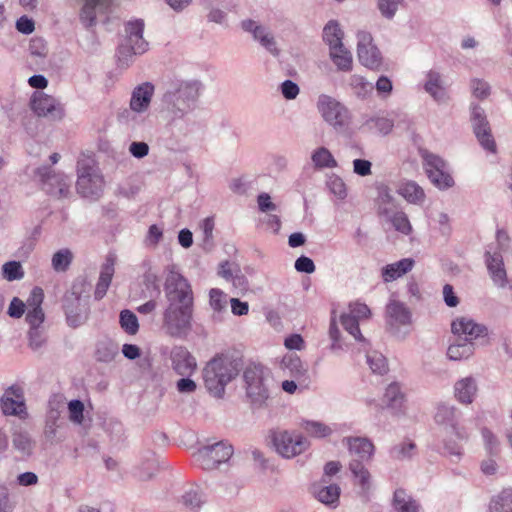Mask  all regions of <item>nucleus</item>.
<instances>
[{
	"instance_id": "c03bdc74",
	"label": "nucleus",
	"mask_w": 512,
	"mask_h": 512,
	"mask_svg": "<svg viewBox=\"0 0 512 512\" xmlns=\"http://www.w3.org/2000/svg\"><path fill=\"white\" fill-rule=\"evenodd\" d=\"M417 445L412 440H406L390 449V456L396 460L412 459L416 454Z\"/></svg>"
},
{
	"instance_id": "49530a36",
	"label": "nucleus",
	"mask_w": 512,
	"mask_h": 512,
	"mask_svg": "<svg viewBox=\"0 0 512 512\" xmlns=\"http://www.w3.org/2000/svg\"><path fill=\"white\" fill-rule=\"evenodd\" d=\"M364 126L369 130L375 129L380 135L386 136L392 132L394 121L386 117L372 116L365 121Z\"/></svg>"
},
{
	"instance_id": "6e6d98bb",
	"label": "nucleus",
	"mask_w": 512,
	"mask_h": 512,
	"mask_svg": "<svg viewBox=\"0 0 512 512\" xmlns=\"http://www.w3.org/2000/svg\"><path fill=\"white\" fill-rule=\"evenodd\" d=\"M391 223L396 231L409 235L412 232V226L408 216L403 211H398L391 217Z\"/></svg>"
},
{
	"instance_id": "5701e85b",
	"label": "nucleus",
	"mask_w": 512,
	"mask_h": 512,
	"mask_svg": "<svg viewBox=\"0 0 512 512\" xmlns=\"http://www.w3.org/2000/svg\"><path fill=\"white\" fill-rule=\"evenodd\" d=\"M351 454H356L359 461H370L375 454V445L373 441L366 436H347L342 439Z\"/></svg>"
},
{
	"instance_id": "f704fd0d",
	"label": "nucleus",
	"mask_w": 512,
	"mask_h": 512,
	"mask_svg": "<svg viewBox=\"0 0 512 512\" xmlns=\"http://www.w3.org/2000/svg\"><path fill=\"white\" fill-rule=\"evenodd\" d=\"M404 399L405 395L401 391L399 383L392 382L386 387L382 401L387 408L398 412L403 406Z\"/></svg>"
},
{
	"instance_id": "37998d69",
	"label": "nucleus",
	"mask_w": 512,
	"mask_h": 512,
	"mask_svg": "<svg viewBox=\"0 0 512 512\" xmlns=\"http://www.w3.org/2000/svg\"><path fill=\"white\" fill-rule=\"evenodd\" d=\"M330 58L339 71L349 72L352 70V55L343 45V49L330 50Z\"/></svg>"
},
{
	"instance_id": "20e7f679",
	"label": "nucleus",
	"mask_w": 512,
	"mask_h": 512,
	"mask_svg": "<svg viewBox=\"0 0 512 512\" xmlns=\"http://www.w3.org/2000/svg\"><path fill=\"white\" fill-rule=\"evenodd\" d=\"M245 397L252 409L263 408L270 398L271 370L260 362L249 361L242 369Z\"/></svg>"
},
{
	"instance_id": "f257e3e1",
	"label": "nucleus",
	"mask_w": 512,
	"mask_h": 512,
	"mask_svg": "<svg viewBox=\"0 0 512 512\" xmlns=\"http://www.w3.org/2000/svg\"><path fill=\"white\" fill-rule=\"evenodd\" d=\"M204 89L205 85L198 79L174 78L167 82V88L162 94V120L166 121L162 129V139L171 154L165 160L175 166L181 165L189 177L192 175V168L186 149L180 141L187 133L185 117L195 109Z\"/></svg>"
},
{
	"instance_id": "79ce46f5",
	"label": "nucleus",
	"mask_w": 512,
	"mask_h": 512,
	"mask_svg": "<svg viewBox=\"0 0 512 512\" xmlns=\"http://www.w3.org/2000/svg\"><path fill=\"white\" fill-rule=\"evenodd\" d=\"M480 432L487 456L499 457L501 453V443L498 437L488 427H482Z\"/></svg>"
},
{
	"instance_id": "680f3d73",
	"label": "nucleus",
	"mask_w": 512,
	"mask_h": 512,
	"mask_svg": "<svg viewBox=\"0 0 512 512\" xmlns=\"http://www.w3.org/2000/svg\"><path fill=\"white\" fill-rule=\"evenodd\" d=\"M69 418L72 422L81 424L84 419V404L81 400L74 399L68 403Z\"/></svg>"
},
{
	"instance_id": "f8f14e48",
	"label": "nucleus",
	"mask_w": 512,
	"mask_h": 512,
	"mask_svg": "<svg viewBox=\"0 0 512 512\" xmlns=\"http://www.w3.org/2000/svg\"><path fill=\"white\" fill-rule=\"evenodd\" d=\"M153 94L154 86L150 82L136 86L131 94L130 108L119 114V121L134 128L137 122L136 113H143L149 108Z\"/></svg>"
},
{
	"instance_id": "cd10ccee",
	"label": "nucleus",
	"mask_w": 512,
	"mask_h": 512,
	"mask_svg": "<svg viewBox=\"0 0 512 512\" xmlns=\"http://www.w3.org/2000/svg\"><path fill=\"white\" fill-rule=\"evenodd\" d=\"M322 38L330 50L343 49L344 32L337 20H329L326 23L323 28Z\"/></svg>"
},
{
	"instance_id": "ea45409f",
	"label": "nucleus",
	"mask_w": 512,
	"mask_h": 512,
	"mask_svg": "<svg viewBox=\"0 0 512 512\" xmlns=\"http://www.w3.org/2000/svg\"><path fill=\"white\" fill-rule=\"evenodd\" d=\"M489 512H512V488L503 489L492 497Z\"/></svg>"
},
{
	"instance_id": "c9c22d12",
	"label": "nucleus",
	"mask_w": 512,
	"mask_h": 512,
	"mask_svg": "<svg viewBox=\"0 0 512 512\" xmlns=\"http://www.w3.org/2000/svg\"><path fill=\"white\" fill-rule=\"evenodd\" d=\"M59 418L60 411L58 409L50 408L46 416L44 437L51 445L63 440V438L57 437V429L60 428V424H58Z\"/></svg>"
},
{
	"instance_id": "bf43d9fd",
	"label": "nucleus",
	"mask_w": 512,
	"mask_h": 512,
	"mask_svg": "<svg viewBox=\"0 0 512 512\" xmlns=\"http://www.w3.org/2000/svg\"><path fill=\"white\" fill-rule=\"evenodd\" d=\"M278 90L286 100H294L300 93L299 85L290 79L280 83Z\"/></svg>"
},
{
	"instance_id": "a19ab883",
	"label": "nucleus",
	"mask_w": 512,
	"mask_h": 512,
	"mask_svg": "<svg viewBox=\"0 0 512 512\" xmlns=\"http://www.w3.org/2000/svg\"><path fill=\"white\" fill-rule=\"evenodd\" d=\"M118 355V346L111 340L100 341L96 345L95 359L98 362L110 363Z\"/></svg>"
},
{
	"instance_id": "f03ea898",
	"label": "nucleus",
	"mask_w": 512,
	"mask_h": 512,
	"mask_svg": "<svg viewBox=\"0 0 512 512\" xmlns=\"http://www.w3.org/2000/svg\"><path fill=\"white\" fill-rule=\"evenodd\" d=\"M166 270L163 289L167 307L162 313V328L172 338L187 340L193 329V290L177 265H168Z\"/></svg>"
},
{
	"instance_id": "72a5a7b5",
	"label": "nucleus",
	"mask_w": 512,
	"mask_h": 512,
	"mask_svg": "<svg viewBox=\"0 0 512 512\" xmlns=\"http://www.w3.org/2000/svg\"><path fill=\"white\" fill-rule=\"evenodd\" d=\"M392 505L396 512H419L420 510V504L413 497L407 496L403 488L394 491Z\"/></svg>"
},
{
	"instance_id": "052dcab7",
	"label": "nucleus",
	"mask_w": 512,
	"mask_h": 512,
	"mask_svg": "<svg viewBox=\"0 0 512 512\" xmlns=\"http://www.w3.org/2000/svg\"><path fill=\"white\" fill-rule=\"evenodd\" d=\"M349 310L350 311L347 314L354 316L355 319L359 322H360V320L369 319L372 316L371 309L365 303H361V302L350 303Z\"/></svg>"
},
{
	"instance_id": "0eeeda50",
	"label": "nucleus",
	"mask_w": 512,
	"mask_h": 512,
	"mask_svg": "<svg viewBox=\"0 0 512 512\" xmlns=\"http://www.w3.org/2000/svg\"><path fill=\"white\" fill-rule=\"evenodd\" d=\"M233 452V446L221 440L198 448L192 455V462L203 470L211 471L218 469L221 464L227 463Z\"/></svg>"
},
{
	"instance_id": "69168bd1",
	"label": "nucleus",
	"mask_w": 512,
	"mask_h": 512,
	"mask_svg": "<svg viewBox=\"0 0 512 512\" xmlns=\"http://www.w3.org/2000/svg\"><path fill=\"white\" fill-rule=\"evenodd\" d=\"M294 268L304 274H312L316 270L314 261L306 255H301L295 260Z\"/></svg>"
},
{
	"instance_id": "dca6fc26",
	"label": "nucleus",
	"mask_w": 512,
	"mask_h": 512,
	"mask_svg": "<svg viewBox=\"0 0 512 512\" xmlns=\"http://www.w3.org/2000/svg\"><path fill=\"white\" fill-rule=\"evenodd\" d=\"M484 263L493 284L498 288H506L509 285V279L502 252L492 251V246H487L484 252Z\"/></svg>"
},
{
	"instance_id": "6e6552de",
	"label": "nucleus",
	"mask_w": 512,
	"mask_h": 512,
	"mask_svg": "<svg viewBox=\"0 0 512 512\" xmlns=\"http://www.w3.org/2000/svg\"><path fill=\"white\" fill-rule=\"evenodd\" d=\"M316 105L324 121L336 132L344 133L349 129L351 113L343 103L327 94H320Z\"/></svg>"
},
{
	"instance_id": "a18cd8bd",
	"label": "nucleus",
	"mask_w": 512,
	"mask_h": 512,
	"mask_svg": "<svg viewBox=\"0 0 512 512\" xmlns=\"http://www.w3.org/2000/svg\"><path fill=\"white\" fill-rule=\"evenodd\" d=\"M73 261V253L68 248L56 251L51 259V265L55 272H66Z\"/></svg>"
},
{
	"instance_id": "4be33fe9",
	"label": "nucleus",
	"mask_w": 512,
	"mask_h": 512,
	"mask_svg": "<svg viewBox=\"0 0 512 512\" xmlns=\"http://www.w3.org/2000/svg\"><path fill=\"white\" fill-rule=\"evenodd\" d=\"M423 89L438 104H446L450 100L448 85L443 81L441 74L433 69L426 73Z\"/></svg>"
},
{
	"instance_id": "7ed1b4c3",
	"label": "nucleus",
	"mask_w": 512,
	"mask_h": 512,
	"mask_svg": "<svg viewBox=\"0 0 512 512\" xmlns=\"http://www.w3.org/2000/svg\"><path fill=\"white\" fill-rule=\"evenodd\" d=\"M244 366L243 355L229 351L216 353L202 370L204 386L208 394L216 399H223L226 386L235 380Z\"/></svg>"
},
{
	"instance_id": "a211bd4d",
	"label": "nucleus",
	"mask_w": 512,
	"mask_h": 512,
	"mask_svg": "<svg viewBox=\"0 0 512 512\" xmlns=\"http://www.w3.org/2000/svg\"><path fill=\"white\" fill-rule=\"evenodd\" d=\"M434 420L436 424L450 428L451 433L454 434L457 439H468V432L464 426L460 425L457 409L454 406H449L446 403L438 404Z\"/></svg>"
},
{
	"instance_id": "58836bf2",
	"label": "nucleus",
	"mask_w": 512,
	"mask_h": 512,
	"mask_svg": "<svg viewBox=\"0 0 512 512\" xmlns=\"http://www.w3.org/2000/svg\"><path fill=\"white\" fill-rule=\"evenodd\" d=\"M315 169L335 168L338 163L330 150L324 146L316 148L311 155Z\"/></svg>"
},
{
	"instance_id": "9d476101",
	"label": "nucleus",
	"mask_w": 512,
	"mask_h": 512,
	"mask_svg": "<svg viewBox=\"0 0 512 512\" xmlns=\"http://www.w3.org/2000/svg\"><path fill=\"white\" fill-rule=\"evenodd\" d=\"M421 156L424 171L434 187L441 191L454 187L455 180L449 164L443 157L429 151H424Z\"/></svg>"
},
{
	"instance_id": "09e8293b",
	"label": "nucleus",
	"mask_w": 512,
	"mask_h": 512,
	"mask_svg": "<svg viewBox=\"0 0 512 512\" xmlns=\"http://www.w3.org/2000/svg\"><path fill=\"white\" fill-rule=\"evenodd\" d=\"M329 338L331 339V350L345 349L347 345L342 343V335L337 323L336 310H331L330 323H329Z\"/></svg>"
},
{
	"instance_id": "412c9836",
	"label": "nucleus",
	"mask_w": 512,
	"mask_h": 512,
	"mask_svg": "<svg viewBox=\"0 0 512 512\" xmlns=\"http://www.w3.org/2000/svg\"><path fill=\"white\" fill-rule=\"evenodd\" d=\"M170 360L176 374H194L197 370L196 358L184 346H174L170 351Z\"/></svg>"
},
{
	"instance_id": "9b49d317",
	"label": "nucleus",
	"mask_w": 512,
	"mask_h": 512,
	"mask_svg": "<svg viewBox=\"0 0 512 512\" xmlns=\"http://www.w3.org/2000/svg\"><path fill=\"white\" fill-rule=\"evenodd\" d=\"M62 309L67 325L73 329L84 325L90 316L89 303L82 299L81 291L77 290L76 285L64 295Z\"/></svg>"
},
{
	"instance_id": "b1692460",
	"label": "nucleus",
	"mask_w": 512,
	"mask_h": 512,
	"mask_svg": "<svg viewBox=\"0 0 512 512\" xmlns=\"http://www.w3.org/2000/svg\"><path fill=\"white\" fill-rule=\"evenodd\" d=\"M113 0H84L79 12V20L85 28L94 27L97 24L98 11L109 9Z\"/></svg>"
},
{
	"instance_id": "c85d7f7f",
	"label": "nucleus",
	"mask_w": 512,
	"mask_h": 512,
	"mask_svg": "<svg viewBox=\"0 0 512 512\" xmlns=\"http://www.w3.org/2000/svg\"><path fill=\"white\" fill-rule=\"evenodd\" d=\"M314 495L326 506L336 508L339 505L341 488L336 483L319 487L314 486Z\"/></svg>"
},
{
	"instance_id": "603ef678",
	"label": "nucleus",
	"mask_w": 512,
	"mask_h": 512,
	"mask_svg": "<svg viewBox=\"0 0 512 512\" xmlns=\"http://www.w3.org/2000/svg\"><path fill=\"white\" fill-rule=\"evenodd\" d=\"M141 270L143 271L144 284L148 289L152 288L154 290L159 289V280L158 276L155 272H152V262L149 258H145L141 265Z\"/></svg>"
},
{
	"instance_id": "6ab92c4d",
	"label": "nucleus",
	"mask_w": 512,
	"mask_h": 512,
	"mask_svg": "<svg viewBox=\"0 0 512 512\" xmlns=\"http://www.w3.org/2000/svg\"><path fill=\"white\" fill-rule=\"evenodd\" d=\"M451 331L456 336V339H467L468 342H474V340L478 338L488 336V328L486 325L465 317L453 320L451 323Z\"/></svg>"
},
{
	"instance_id": "13d9d810",
	"label": "nucleus",
	"mask_w": 512,
	"mask_h": 512,
	"mask_svg": "<svg viewBox=\"0 0 512 512\" xmlns=\"http://www.w3.org/2000/svg\"><path fill=\"white\" fill-rule=\"evenodd\" d=\"M374 188L377 191L376 202L383 205H389L394 202L390 187L384 182H375Z\"/></svg>"
},
{
	"instance_id": "f3484780",
	"label": "nucleus",
	"mask_w": 512,
	"mask_h": 512,
	"mask_svg": "<svg viewBox=\"0 0 512 512\" xmlns=\"http://www.w3.org/2000/svg\"><path fill=\"white\" fill-rule=\"evenodd\" d=\"M357 56L359 62L369 68L377 69L382 63L381 52L376 45L372 44V35L366 31L357 34Z\"/></svg>"
},
{
	"instance_id": "ddd939ff",
	"label": "nucleus",
	"mask_w": 512,
	"mask_h": 512,
	"mask_svg": "<svg viewBox=\"0 0 512 512\" xmlns=\"http://www.w3.org/2000/svg\"><path fill=\"white\" fill-rule=\"evenodd\" d=\"M470 121L473 133L480 146L489 153H496L497 145L492 135L490 123L485 110L475 102L470 105Z\"/></svg>"
},
{
	"instance_id": "423d86ee",
	"label": "nucleus",
	"mask_w": 512,
	"mask_h": 512,
	"mask_svg": "<svg viewBox=\"0 0 512 512\" xmlns=\"http://www.w3.org/2000/svg\"><path fill=\"white\" fill-rule=\"evenodd\" d=\"M76 188L85 198L98 199L103 191L104 180L100 170L91 157H83L77 161Z\"/></svg>"
},
{
	"instance_id": "8fccbe9b",
	"label": "nucleus",
	"mask_w": 512,
	"mask_h": 512,
	"mask_svg": "<svg viewBox=\"0 0 512 512\" xmlns=\"http://www.w3.org/2000/svg\"><path fill=\"white\" fill-rule=\"evenodd\" d=\"M119 323L123 331L128 335H135L139 330L138 318L131 310L124 309L120 312Z\"/></svg>"
},
{
	"instance_id": "1a4fd4ad",
	"label": "nucleus",
	"mask_w": 512,
	"mask_h": 512,
	"mask_svg": "<svg viewBox=\"0 0 512 512\" xmlns=\"http://www.w3.org/2000/svg\"><path fill=\"white\" fill-rule=\"evenodd\" d=\"M269 445L283 458L290 459L302 454L310 447V441L302 434L288 430H270Z\"/></svg>"
},
{
	"instance_id": "7c9ffc66",
	"label": "nucleus",
	"mask_w": 512,
	"mask_h": 512,
	"mask_svg": "<svg viewBox=\"0 0 512 512\" xmlns=\"http://www.w3.org/2000/svg\"><path fill=\"white\" fill-rule=\"evenodd\" d=\"M455 397L460 403L470 404L474 401L477 385L472 376L458 380L455 383Z\"/></svg>"
},
{
	"instance_id": "774afa93",
	"label": "nucleus",
	"mask_w": 512,
	"mask_h": 512,
	"mask_svg": "<svg viewBox=\"0 0 512 512\" xmlns=\"http://www.w3.org/2000/svg\"><path fill=\"white\" fill-rule=\"evenodd\" d=\"M353 172L361 177L372 173V163L367 159L357 158L353 160Z\"/></svg>"
},
{
	"instance_id": "2f4dec72",
	"label": "nucleus",
	"mask_w": 512,
	"mask_h": 512,
	"mask_svg": "<svg viewBox=\"0 0 512 512\" xmlns=\"http://www.w3.org/2000/svg\"><path fill=\"white\" fill-rule=\"evenodd\" d=\"M397 193L411 204H420L426 197L423 188L413 180L402 182Z\"/></svg>"
},
{
	"instance_id": "864d4df0",
	"label": "nucleus",
	"mask_w": 512,
	"mask_h": 512,
	"mask_svg": "<svg viewBox=\"0 0 512 512\" xmlns=\"http://www.w3.org/2000/svg\"><path fill=\"white\" fill-rule=\"evenodd\" d=\"M3 278L7 281L21 280L24 277L22 265L18 261H8L2 266Z\"/></svg>"
},
{
	"instance_id": "aec40b11",
	"label": "nucleus",
	"mask_w": 512,
	"mask_h": 512,
	"mask_svg": "<svg viewBox=\"0 0 512 512\" xmlns=\"http://www.w3.org/2000/svg\"><path fill=\"white\" fill-rule=\"evenodd\" d=\"M0 407L5 415H27L22 388L16 385L8 387L0 399Z\"/></svg>"
},
{
	"instance_id": "e2e57ef3",
	"label": "nucleus",
	"mask_w": 512,
	"mask_h": 512,
	"mask_svg": "<svg viewBox=\"0 0 512 512\" xmlns=\"http://www.w3.org/2000/svg\"><path fill=\"white\" fill-rule=\"evenodd\" d=\"M181 378L176 382V389L179 393L190 394L196 391L197 384L191 378L193 374H179Z\"/></svg>"
},
{
	"instance_id": "338daca9",
	"label": "nucleus",
	"mask_w": 512,
	"mask_h": 512,
	"mask_svg": "<svg viewBox=\"0 0 512 512\" xmlns=\"http://www.w3.org/2000/svg\"><path fill=\"white\" fill-rule=\"evenodd\" d=\"M29 52L33 56L46 57L48 47L46 41L41 37H34L29 42Z\"/></svg>"
},
{
	"instance_id": "393cba45",
	"label": "nucleus",
	"mask_w": 512,
	"mask_h": 512,
	"mask_svg": "<svg viewBox=\"0 0 512 512\" xmlns=\"http://www.w3.org/2000/svg\"><path fill=\"white\" fill-rule=\"evenodd\" d=\"M386 322L393 326L410 325L412 323V313L410 309L400 300H390L385 308Z\"/></svg>"
},
{
	"instance_id": "a878e982",
	"label": "nucleus",
	"mask_w": 512,
	"mask_h": 512,
	"mask_svg": "<svg viewBox=\"0 0 512 512\" xmlns=\"http://www.w3.org/2000/svg\"><path fill=\"white\" fill-rule=\"evenodd\" d=\"M415 265L411 257L402 258L394 263L387 264L381 269V277L385 283L392 282L410 272Z\"/></svg>"
},
{
	"instance_id": "473e14b6",
	"label": "nucleus",
	"mask_w": 512,
	"mask_h": 512,
	"mask_svg": "<svg viewBox=\"0 0 512 512\" xmlns=\"http://www.w3.org/2000/svg\"><path fill=\"white\" fill-rule=\"evenodd\" d=\"M474 351V342H468L467 339H455V341L452 342L447 349V357L452 361H461L472 356Z\"/></svg>"
},
{
	"instance_id": "c756f323",
	"label": "nucleus",
	"mask_w": 512,
	"mask_h": 512,
	"mask_svg": "<svg viewBox=\"0 0 512 512\" xmlns=\"http://www.w3.org/2000/svg\"><path fill=\"white\" fill-rule=\"evenodd\" d=\"M339 321L343 329L352 335L357 342L362 344L364 351L367 352L371 348L370 341L363 336L359 321H357L354 316L343 312L339 317Z\"/></svg>"
},
{
	"instance_id": "3c124183",
	"label": "nucleus",
	"mask_w": 512,
	"mask_h": 512,
	"mask_svg": "<svg viewBox=\"0 0 512 512\" xmlns=\"http://www.w3.org/2000/svg\"><path fill=\"white\" fill-rule=\"evenodd\" d=\"M326 187L329 192L339 200H344L347 197L346 184L343 179L336 174H332L328 177Z\"/></svg>"
},
{
	"instance_id": "0e129e2a",
	"label": "nucleus",
	"mask_w": 512,
	"mask_h": 512,
	"mask_svg": "<svg viewBox=\"0 0 512 512\" xmlns=\"http://www.w3.org/2000/svg\"><path fill=\"white\" fill-rule=\"evenodd\" d=\"M44 318L45 315L42 308L33 307L28 309L25 319L30 328H40L41 324L44 322Z\"/></svg>"
},
{
	"instance_id": "bb28decb",
	"label": "nucleus",
	"mask_w": 512,
	"mask_h": 512,
	"mask_svg": "<svg viewBox=\"0 0 512 512\" xmlns=\"http://www.w3.org/2000/svg\"><path fill=\"white\" fill-rule=\"evenodd\" d=\"M12 446L21 458L27 459L32 456L36 443L27 431L15 430L12 433Z\"/></svg>"
},
{
	"instance_id": "39448f33",
	"label": "nucleus",
	"mask_w": 512,
	"mask_h": 512,
	"mask_svg": "<svg viewBox=\"0 0 512 512\" xmlns=\"http://www.w3.org/2000/svg\"><path fill=\"white\" fill-rule=\"evenodd\" d=\"M125 38L118 46L117 57L119 66L127 67L134 55H140L147 51L148 42L143 38L144 21L135 19L125 24Z\"/></svg>"
},
{
	"instance_id": "4d7b16f0",
	"label": "nucleus",
	"mask_w": 512,
	"mask_h": 512,
	"mask_svg": "<svg viewBox=\"0 0 512 512\" xmlns=\"http://www.w3.org/2000/svg\"><path fill=\"white\" fill-rule=\"evenodd\" d=\"M403 0H378L377 8L386 19H393Z\"/></svg>"
},
{
	"instance_id": "4c0bfd02",
	"label": "nucleus",
	"mask_w": 512,
	"mask_h": 512,
	"mask_svg": "<svg viewBox=\"0 0 512 512\" xmlns=\"http://www.w3.org/2000/svg\"><path fill=\"white\" fill-rule=\"evenodd\" d=\"M349 469L357 484L361 487L362 492H368L370 489L371 475L368 469L364 466L363 462L359 460H353L349 464Z\"/></svg>"
},
{
	"instance_id": "5fc2aeb1",
	"label": "nucleus",
	"mask_w": 512,
	"mask_h": 512,
	"mask_svg": "<svg viewBox=\"0 0 512 512\" xmlns=\"http://www.w3.org/2000/svg\"><path fill=\"white\" fill-rule=\"evenodd\" d=\"M209 305L215 312L226 309L227 295L219 288H211L209 291Z\"/></svg>"
},
{
	"instance_id": "2eb2a0df",
	"label": "nucleus",
	"mask_w": 512,
	"mask_h": 512,
	"mask_svg": "<svg viewBox=\"0 0 512 512\" xmlns=\"http://www.w3.org/2000/svg\"><path fill=\"white\" fill-rule=\"evenodd\" d=\"M30 106L37 116L45 117L52 121L61 120L64 116L62 105L55 98L41 91L33 93Z\"/></svg>"
},
{
	"instance_id": "de8ad7c7",
	"label": "nucleus",
	"mask_w": 512,
	"mask_h": 512,
	"mask_svg": "<svg viewBox=\"0 0 512 512\" xmlns=\"http://www.w3.org/2000/svg\"><path fill=\"white\" fill-rule=\"evenodd\" d=\"M303 428L308 435L318 439L326 438L332 434V429L321 421L305 420Z\"/></svg>"
},
{
	"instance_id": "4468645a",
	"label": "nucleus",
	"mask_w": 512,
	"mask_h": 512,
	"mask_svg": "<svg viewBox=\"0 0 512 512\" xmlns=\"http://www.w3.org/2000/svg\"><path fill=\"white\" fill-rule=\"evenodd\" d=\"M35 177L42 183V189L49 195L65 198L69 195L70 180L60 173H52L49 166H42L35 170Z\"/></svg>"
},
{
	"instance_id": "e433bc0d",
	"label": "nucleus",
	"mask_w": 512,
	"mask_h": 512,
	"mask_svg": "<svg viewBox=\"0 0 512 512\" xmlns=\"http://www.w3.org/2000/svg\"><path fill=\"white\" fill-rule=\"evenodd\" d=\"M281 365L289 370L291 377L297 380L305 377L307 374V368L304 367L302 360L295 353L286 354L281 360Z\"/></svg>"
}]
</instances>
